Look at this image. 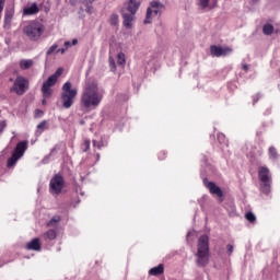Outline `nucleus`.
Segmentation results:
<instances>
[{"instance_id":"nucleus-1","label":"nucleus","mask_w":280,"mask_h":280,"mask_svg":"<svg viewBox=\"0 0 280 280\" xmlns=\"http://www.w3.org/2000/svg\"><path fill=\"white\" fill-rule=\"evenodd\" d=\"M104 100V94L100 92V86L97 82L92 81L85 83L83 92L81 94V104L83 108L95 109Z\"/></svg>"},{"instance_id":"nucleus-2","label":"nucleus","mask_w":280,"mask_h":280,"mask_svg":"<svg viewBox=\"0 0 280 280\" xmlns=\"http://www.w3.org/2000/svg\"><path fill=\"white\" fill-rule=\"evenodd\" d=\"M209 264V236L201 235L197 244V266L205 268Z\"/></svg>"},{"instance_id":"nucleus-3","label":"nucleus","mask_w":280,"mask_h":280,"mask_svg":"<svg viewBox=\"0 0 280 280\" xmlns=\"http://www.w3.org/2000/svg\"><path fill=\"white\" fill-rule=\"evenodd\" d=\"M75 97H78V89H72L71 82L67 81L62 85V92H61V104L63 108H71L75 102Z\"/></svg>"},{"instance_id":"nucleus-4","label":"nucleus","mask_w":280,"mask_h":280,"mask_svg":"<svg viewBox=\"0 0 280 280\" xmlns=\"http://www.w3.org/2000/svg\"><path fill=\"white\" fill-rule=\"evenodd\" d=\"M258 178L261 183V194H265V196H270L272 187V174L270 173V168H268L267 166H260L258 168Z\"/></svg>"},{"instance_id":"nucleus-5","label":"nucleus","mask_w":280,"mask_h":280,"mask_svg":"<svg viewBox=\"0 0 280 280\" xmlns=\"http://www.w3.org/2000/svg\"><path fill=\"white\" fill-rule=\"evenodd\" d=\"M62 68H58L54 74L48 77V79L42 85V95L45 100H49L54 95V86L58 82V78L62 75Z\"/></svg>"},{"instance_id":"nucleus-6","label":"nucleus","mask_w":280,"mask_h":280,"mask_svg":"<svg viewBox=\"0 0 280 280\" xmlns=\"http://www.w3.org/2000/svg\"><path fill=\"white\" fill-rule=\"evenodd\" d=\"M23 32L28 39L33 43H37V40H40L43 34H45V25L40 22H31L24 27Z\"/></svg>"},{"instance_id":"nucleus-7","label":"nucleus","mask_w":280,"mask_h":280,"mask_svg":"<svg viewBox=\"0 0 280 280\" xmlns=\"http://www.w3.org/2000/svg\"><path fill=\"white\" fill-rule=\"evenodd\" d=\"M27 91H30V80H27L25 77H16L10 92L16 93L18 95H25Z\"/></svg>"},{"instance_id":"nucleus-8","label":"nucleus","mask_w":280,"mask_h":280,"mask_svg":"<svg viewBox=\"0 0 280 280\" xmlns=\"http://www.w3.org/2000/svg\"><path fill=\"white\" fill-rule=\"evenodd\" d=\"M65 188V177L60 174H56L49 183L50 194H55L56 196L62 194V189Z\"/></svg>"},{"instance_id":"nucleus-9","label":"nucleus","mask_w":280,"mask_h":280,"mask_svg":"<svg viewBox=\"0 0 280 280\" xmlns=\"http://www.w3.org/2000/svg\"><path fill=\"white\" fill-rule=\"evenodd\" d=\"M203 185L213 196H218L219 198H222V196H224V192H222V189L220 188V186L215 185V183L209 182V179L205 178Z\"/></svg>"},{"instance_id":"nucleus-10","label":"nucleus","mask_w":280,"mask_h":280,"mask_svg":"<svg viewBox=\"0 0 280 280\" xmlns=\"http://www.w3.org/2000/svg\"><path fill=\"white\" fill-rule=\"evenodd\" d=\"M232 51L233 49L229 47L223 48L215 45L210 47L211 56H214L215 58H220V56H229Z\"/></svg>"},{"instance_id":"nucleus-11","label":"nucleus","mask_w":280,"mask_h":280,"mask_svg":"<svg viewBox=\"0 0 280 280\" xmlns=\"http://www.w3.org/2000/svg\"><path fill=\"white\" fill-rule=\"evenodd\" d=\"M149 10H151L154 16H161V14H163V10H165V5L161 3V1H152L150 2Z\"/></svg>"},{"instance_id":"nucleus-12","label":"nucleus","mask_w":280,"mask_h":280,"mask_svg":"<svg viewBox=\"0 0 280 280\" xmlns=\"http://www.w3.org/2000/svg\"><path fill=\"white\" fill-rule=\"evenodd\" d=\"M38 12H40V9L36 2H34L31 7H25L23 9L24 16H32L34 14H38Z\"/></svg>"},{"instance_id":"nucleus-13","label":"nucleus","mask_w":280,"mask_h":280,"mask_svg":"<svg viewBox=\"0 0 280 280\" xmlns=\"http://www.w3.org/2000/svg\"><path fill=\"white\" fill-rule=\"evenodd\" d=\"M26 150H27V141H21L16 144L13 154H15V156H19L21 159L25 154Z\"/></svg>"},{"instance_id":"nucleus-14","label":"nucleus","mask_w":280,"mask_h":280,"mask_svg":"<svg viewBox=\"0 0 280 280\" xmlns=\"http://www.w3.org/2000/svg\"><path fill=\"white\" fill-rule=\"evenodd\" d=\"M211 0H198V5L201 10H213L218 8V1H214L213 4H209Z\"/></svg>"},{"instance_id":"nucleus-15","label":"nucleus","mask_w":280,"mask_h":280,"mask_svg":"<svg viewBox=\"0 0 280 280\" xmlns=\"http://www.w3.org/2000/svg\"><path fill=\"white\" fill-rule=\"evenodd\" d=\"M141 5V1L138 0H129L127 4V10L130 12V14H137V11L139 10V7Z\"/></svg>"},{"instance_id":"nucleus-16","label":"nucleus","mask_w":280,"mask_h":280,"mask_svg":"<svg viewBox=\"0 0 280 280\" xmlns=\"http://www.w3.org/2000/svg\"><path fill=\"white\" fill-rule=\"evenodd\" d=\"M122 24L125 25V27L127 30H130V27H132V21H135V14L132 13H125L122 14Z\"/></svg>"},{"instance_id":"nucleus-17","label":"nucleus","mask_w":280,"mask_h":280,"mask_svg":"<svg viewBox=\"0 0 280 280\" xmlns=\"http://www.w3.org/2000/svg\"><path fill=\"white\" fill-rule=\"evenodd\" d=\"M163 272H165V267L163 266V264H160L159 266L153 267L149 270V275L151 277H159L163 275Z\"/></svg>"},{"instance_id":"nucleus-18","label":"nucleus","mask_w":280,"mask_h":280,"mask_svg":"<svg viewBox=\"0 0 280 280\" xmlns=\"http://www.w3.org/2000/svg\"><path fill=\"white\" fill-rule=\"evenodd\" d=\"M32 67H34V60L32 59L20 60V69H22V71H27V69H32Z\"/></svg>"},{"instance_id":"nucleus-19","label":"nucleus","mask_w":280,"mask_h":280,"mask_svg":"<svg viewBox=\"0 0 280 280\" xmlns=\"http://www.w3.org/2000/svg\"><path fill=\"white\" fill-rule=\"evenodd\" d=\"M27 250H40V240L33 238L30 243L26 245Z\"/></svg>"},{"instance_id":"nucleus-20","label":"nucleus","mask_w":280,"mask_h":280,"mask_svg":"<svg viewBox=\"0 0 280 280\" xmlns=\"http://www.w3.org/2000/svg\"><path fill=\"white\" fill-rule=\"evenodd\" d=\"M58 234L56 233V230H48L44 233L43 237L46 242H51V240H56Z\"/></svg>"},{"instance_id":"nucleus-21","label":"nucleus","mask_w":280,"mask_h":280,"mask_svg":"<svg viewBox=\"0 0 280 280\" xmlns=\"http://www.w3.org/2000/svg\"><path fill=\"white\" fill-rule=\"evenodd\" d=\"M95 0H80V2L83 4V5H85V12L88 13V14H93V2H94Z\"/></svg>"},{"instance_id":"nucleus-22","label":"nucleus","mask_w":280,"mask_h":280,"mask_svg":"<svg viewBox=\"0 0 280 280\" xmlns=\"http://www.w3.org/2000/svg\"><path fill=\"white\" fill-rule=\"evenodd\" d=\"M154 13L152 12V9H147L145 19L143 21L144 25H150L152 23V19H154Z\"/></svg>"},{"instance_id":"nucleus-23","label":"nucleus","mask_w":280,"mask_h":280,"mask_svg":"<svg viewBox=\"0 0 280 280\" xmlns=\"http://www.w3.org/2000/svg\"><path fill=\"white\" fill-rule=\"evenodd\" d=\"M19 158L16 154H12L11 158L8 159V162H7V167H14L16 165V162L19 161Z\"/></svg>"},{"instance_id":"nucleus-24","label":"nucleus","mask_w":280,"mask_h":280,"mask_svg":"<svg viewBox=\"0 0 280 280\" xmlns=\"http://www.w3.org/2000/svg\"><path fill=\"white\" fill-rule=\"evenodd\" d=\"M272 32H275V26H272V24H265L262 26V34H265V36H270Z\"/></svg>"},{"instance_id":"nucleus-25","label":"nucleus","mask_w":280,"mask_h":280,"mask_svg":"<svg viewBox=\"0 0 280 280\" xmlns=\"http://www.w3.org/2000/svg\"><path fill=\"white\" fill-rule=\"evenodd\" d=\"M245 220L247 222H250V224H255V222H257V217H255V214L253 212H246Z\"/></svg>"},{"instance_id":"nucleus-26","label":"nucleus","mask_w":280,"mask_h":280,"mask_svg":"<svg viewBox=\"0 0 280 280\" xmlns=\"http://www.w3.org/2000/svg\"><path fill=\"white\" fill-rule=\"evenodd\" d=\"M12 16H14V10H7L4 12V23H10L12 21Z\"/></svg>"},{"instance_id":"nucleus-27","label":"nucleus","mask_w":280,"mask_h":280,"mask_svg":"<svg viewBox=\"0 0 280 280\" xmlns=\"http://www.w3.org/2000/svg\"><path fill=\"white\" fill-rule=\"evenodd\" d=\"M269 159H272V161H277V159H279V153H277V149L275 147L269 148Z\"/></svg>"},{"instance_id":"nucleus-28","label":"nucleus","mask_w":280,"mask_h":280,"mask_svg":"<svg viewBox=\"0 0 280 280\" xmlns=\"http://www.w3.org/2000/svg\"><path fill=\"white\" fill-rule=\"evenodd\" d=\"M117 63L120 65V67H124V65H126V55L124 52H119L117 55Z\"/></svg>"},{"instance_id":"nucleus-29","label":"nucleus","mask_w":280,"mask_h":280,"mask_svg":"<svg viewBox=\"0 0 280 280\" xmlns=\"http://www.w3.org/2000/svg\"><path fill=\"white\" fill-rule=\"evenodd\" d=\"M82 152H89L91 150V140H84L83 144L81 145Z\"/></svg>"},{"instance_id":"nucleus-30","label":"nucleus","mask_w":280,"mask_h":280,"mask_svg":"<svg viewBox=\"0 0 280 280\" xmlns=\"http://www.w3.org/2000/svg\"><path fill=\"white\" fill-rule=\"evenodd\" d=\"M110 25H118L119 24V15L116 13L112 14L109 18Z\"/></svg>"},{"instance_id":"nucleus-31","label":"nucleus","mask_w":280,"mask_h":280,"mask_svg":"<svg viewBox=\"0 0 280 280\" xmlns=\"http://www.w3.org/2000/svg\"><path fill=\"white\" fill-rule=\"evenodd\" d=\"M60 220L61 219L59 215L52 217L50 221L47 223V226H54L55 224H57V222H60Z\"/></svg>"},{"instance_id":"nucleus-32","label":"nucleus","mask_w":280,"mask_h":280,"mask_svg":"<svg viewBox=\"0 0 280 280\" xmlns=\"http://www.w3.org/2000/svg\"><path fill=\"white\" fill-rule=\"evenodd\" d=\"M47 126V121L43 120L39 125H37V131L39 135L43 133V130H45V127Z\"/></svg>"},{"instance_id":"nucleus-33","label":"nucleus","mask_w":280,"mask_h":280,"mask_svg":"<svg viewBox=\"0 0 280 280\" xmlns=\"http://www.w3.org/2000/svg\"><path fill=\"white\" fill-rule=\"evenodd\" d=\"M56 50H58V44H54L52 46H50L46 51V56H51V54H54V51Z\"/></svg>"},{"instance_id":"nucleus-34","label":"nucleus","mask_w":280,"mask_h":280,"mask_svg":"<svg viewBox=\"0 0 280 280\" xmlns=\"http://www.w3.org/2000/svg\"><path fill=\"white\" fill-rule=\"evenodd\" d=\"M109 67L112 71H117V65L115 63V59H113V57H109Z\"/></svg>"},{"instance_id":"nucleus-35","label":"nucleus","mask_w":280,"mask_h":280,"mask_svg":"<svg viewBox=\"0 0 280 280\" xmlns=\"http://www.w3.org/2000/svg\"><path fill=\"white\" fill-rule=\"evenodd\" d=\"M93 147L97 148V150H102V148H104V142L103 141L97 142V140H93Z\"/></svg>"},{"instance_id":"nucleus-36","label":"nucleus","mask_w":280,"mask_h":280,"mask_svg":"<svg viewBox=\"0 0 280 280\" xmlns=\"http://www.w3.org/2000/svg\"><path fill=\"white\" fill-rule=\"evenodd\" d=\"M5 126H8L5 124V120L0 121V135H1V132H3V130H5Z\"/></svg>"},{"instance_id":"nucleus-37","label":"nucleus","mask_w":280,"mask_h":280,"mask_svg":"<svg viewBox=\"0 0 280 280\" xmlns=\"http://www.w3.org/2000/svg\"><path fill=\"white\" fill-rule=\"evenodd\" d=\"M226 248H228V255H233V250H234L233 245L229 244V245L226 246Z\"/></svg>"},{"instance_id":"nucleus-38","label":"nucleus","mask_w":280,"mask_h":280,"mask_svg":"<svg viewBox=\"0 0 280 280\" xmlns=\"http://www.w3.org/2000/svg\"><path fill=\"white\" fill-rule=\"evenodd\" d=\"M261 97V94H256L254 97H253V101H254V104H257L259 102Z\"/></svg>"},{"instance_id":"nucleus-39","label":"nucleus","mask_w":280,"mask_h":280,"mask_svg":"<svg viewBox=\"0 0 280 280\" xmlns=\"http://www.w3.org/2000/svg\"><path fill=\"white\" fill-rule=\"evenodd\" d=\"M35 117H43V110L36 109L35 110Z\"/></svg>"},{"instance_id":"nucleus-40","label":"nucleus","mask_w":280,"mask_h":280,"mask_svg":"<svg viewBox=\"0 0 280 280\" xmlns=\"http://www.w3.org/2000/svg\"><path fill=\"white\" fill-rule=\"evenodd\" d=\"M63 47L66 49H69V47H73V46H72L71 42H65Z\"/></svg>"},{"instance_id":"nucleus-41","label":"nucleus","mask_w":280,"mask_h":280,"mask_svg":"<svg viewBox=\"0 0 280 280\" xmlns=\"http://www.w3.org/2000/svg\"><path fill=\"white\" fill-rule=\"evenodd\" d=\"M66 51H67V48L57 49V54H65Z\"/></svg>"},{"instance_id":"nucleus-42","label":"nucleus","mask_w":280,"mask_h":280,"mask_svg":"<svg viewBox=\"0 0 280 280\" xmlns=\"http://www.w3.org/2000/svg\"><path fill=\"white\" fill-rule=\"evenodd\" d=\"M71 45H72V46H75V45H78V39H77V38L72 39V43H71Z\"/></svg>"},{"instance_id":"nucleus-43","label":"nucleus","mask_w":280,"mask_h":280,"mask_svg":"<svg viewBox=\"0 0 280 280\" xmlns=\"http://www.w3.org/2000/svg\"><path fill=\"white\" fill-rule=\"evenodd\" d=\"M243 69H244V71H248V65L244 63Z\"/></svg>"},{"instance_id":"nucleus-44","label":"nucleus","mask_w":280,"mask_h":280,"mask_svg":"<svg viewBox=\"0 0 280 280\" xmlns=\"http://www.w3.org/2000/svg\"><path fill=\"white\" fill-rule=\"evenodd\" d=\"M42 104H43V106H45V104H47V98H43V101H42Z\"/></svg>"},{"instance_id":"nucleus-45","label":"nucleus","mask_w":280,"mask_h":280,"mask_svg":"<svg viewBox=\"0 0 280 280\" xmlns=\"http://www.w3.org/2000/svg\"><path fill=\"white\" fill-rule=\"evenodd\" d=\"M56 152V148L51 149L50 154Z\"/></svg>"},{"instance_id":"nucleus-46","label":"nucleus","mask_w":280,"mask_h":280,"mask_svg":"<svg viewBox=\"0 0 280 280\" xmlns=\"http://www.w3.org/2000/svg\"><path fill=\"white\" fill-rule=\"evenodd\" d=\"M96 159H97V161H100V153L96 154Z\"/></svg>"},{"instance_id":"nucleus-47","label":"nucleus","mask_w":280,"mask_h":280,"mask_svg":"<svg viewBox=\"0 0 280 280\" xmlns=\"http://www.w3.org/2000/svg\"><path fill=\"white\" fill-rule=\"evenodd\" d=\"M71 4L74 5V1L73 0H70Z\"/></svg>"},{"instance_id":"nucleus-48","label":"nucleus","mask_w":280,"mask_h":280,"mask_svg":"<svg viewBox=\"0 0 280 280\" xmlns=\"http://www.w3.org/2000/svg\"><path fill=\"white\" fill-rule=\"evenodd\" d=\"M71 4L74 5V1L73 0H70Z\"/></svg>"},{"instance_id":"nucleus-49","label":"nucleus","mask_w":280,"mask_h":280,"mask_svg":"<svg viewBox=\"0 0 280 280\" xmlns=\"http://www.w3.org/2000/svg\"><path fill=\"white\" fill-rule=\"evenodd\" d=\"M138 1H141V0H138Z\"/></svg>"}]
</instances>
